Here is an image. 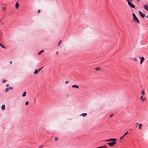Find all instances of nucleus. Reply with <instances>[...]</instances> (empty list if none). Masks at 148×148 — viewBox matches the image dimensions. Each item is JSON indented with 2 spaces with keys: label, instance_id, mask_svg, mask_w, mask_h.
I'll return each instance as SVG.
<instances>
[{
  "label": "nucleus",
  "instance_id": "24",
  "mask_svg": "<svg viewBox=\"0 0 148 148\" xmlns=\"http://www.w3.org/2000/svg\"><path fill=\"white\" fill-rule=\"evenodd\" d=\"M124 136H124V135H123V136H122V137H121L120 138V140H122V139L123 138V137Z\"/></svg>",
  "mask_w": 148,
  "mask_h": 148
},
{
  "label": "nucleus",
  "instance_id": "22",
  "mask_svg": "<svg viewBox=\"0 0 148 148\" xmlns=\"http://www.w3.org/2000/svg\"><path fill=\"white\" fill-rule=\"evenodd\" d=\"M142 101L143 102L146 99V98H144L143 99H142Z\"/></svg>",
  "mask_w": 148,
  "mask_h": 148
},
{
  "label": "nucleus",
  "instance_id": "36",
  "mask_svg": "<svg viewBox=\"0 0 148 148\" xmlns=\"http://www.w3.org/2000/svg\"><path fill=\"white\" fill-rule=\"evenodd\" d=\"M113 114H111L110 116H109V117L110 118H111V117L112 116H113Z\"/></svg>",
  "mask_w": 148,
  "mask_h": 148
},
{
  "label": "nucleus",
  "instance_id": "43",
  "mask_svg": "<svg viewBox=\"0 0 148 148\" xmlns=\"http://www.w3.org/2000/svg\"><path fill=\"white\" fill-rule=\"evenodd\" d=\"M146 17H147V18H148V15Z\"/></svg>",
  "mask_w": 148,
  "mask_h": 148
},
{
  "label": "nucleus",
  "instance_id": "37",
  "mask_svg": "<svg viewBox=\"0 0 148 148\" xmlns=\"http://www.w3.org/2000/svg\"><path fill=\"white\" fill-rule=\"evenodd\" d=\"M103 148H107V147L106 146H105L103 147Z\"/></svg>",
  "mask_w": 148,
  "mask_h": 148
},
{
  "label": "nucleus",
  "instance_id": "44",
  "mask_svg": "<svg viewBox=\"0 0 148 148\" xmlns=\"http://www.w3.org/2000/svg\"><path fill=\"white\" fill-rule=\"evenodd\" d=\"M126 1H127V2H128V1H129V0H126Z\"/></svg>",
  "mask_w": 148,
  "mask_h": 148
},
{
  "label": "nucleus",
  "instance_id": "12",
  "mask_svg": "<svg viewBox=\"0 0 148 148\" xmlns=\"http://www.w3.org/2000/svg\"><path fill=\"white\" fill-rule=\"evenodd\" d=\"M1 108L2 110H5V105L4 104L3 105L1 106Z\"/></svg>",
  "mask_w": 148,
  "mask_h": 148
},
{
  "label": "nucleus",
  "instance_id": "41",
  "mask_svg": "<svg viewBox=\"0 0 148 148\" xmlns=\"http://www.w3.org/2000/svg\"><path fill=\"white\" fill-rule=\"evenodd\" d=\"M136 0L138 2H139L140 1L139 0Z\"/></svg>",
  "mask_w": 148,
  "mask_h": 148
},
{
  "label": "nucleus",
  "instance_id": "31",
  "mask_svg": "<svg viewBox=\"0 0 148 148\" xmlns=\"http://www.w3.org/2000/svg\"><path fill=\"white\" fill-rule=\"evenodd\" d=\"M69 81H66L65 82V83L66 84H67V83H69Z\"/></svg>",
  "mask_w": 148,
  "mask_h": 148
},
{
  "label": "nucleus",
  "instance_id": "42",
  "mask_svg": "<svg viewBox=\"0 0 148 148\" xmlns=\"http://www.w3.org/2000/svg\"><path fill=\"white\" fill-rule=\"evenodd\" d=\"M136 124V126H137V125H138V123H137Z\"/></svg>",
  "mask_w": 148,
  "mask_h": 148
},
{
  "label": "nucleus",
  "instance_id": "19",
  "mask_svg": "<svg viewBox=\"0 0 148 148\" xmlns=\"http://www.w3.org/2000/svg\"><path fill=\"white\" fill-rule=\"evenodd\" d=\"M61 42H62V40H60L59 41V42L58 43V46H59L60 45L61 43Z\"/></svg>",
  "mask_w": 148,
  "mask_h": 148
},
{
  "label": "nucleus",
  "instance_id": "21",
  "mask_svg": "<svg viewBox=\"0 0 148 148\" xmlns=\"http://www.w3.org/2000/svg\"><path fill=\"white\" fill-rule=\"evenodd\" d=\"M43 67L42 66V67H41V68H40V69H38V71L39 72L40 71H41V70L42 69Z\"/></svg>",
  "mask_w": 148,
  "mask_h": 148
},
{
  "label": "nucleus",
  "instance_id": "7",
  "mask_svg": "<svg viewBox=\"0 0 148 148\" xmlns=\"http://www.w3.org/2000/svg\"><path fill=\"white\" fill-rule=\"evenodd\" d=\"M15 6L16 9H18L19 6V4L18 2H16V3Z\"/></svg>",
  "mask_w": 148,
  "mask_h": 148
},
{
  "label": "nucleus",
  "instance_id": "15",
  "mask_svg": "<svg viewBox=\"0 0 148 148\" xmlns=\"http://www.w3.org/2000/svg\"><path fill=\"white\" fill-rule=\"evenodd\" d=\"M43 52H44V50H42L41 51H40L38 53V55H40Z\"/></svg>",
  "mask_w": 148,
  "mask_h": 148
},
{
  "label": "nucleus",
  "instance_id": "35",
  "mask_svg": "<svg viewBox=\"0 0 148 148\" xmlns=\"http://www.w3.org/2000/svg\"><path fill=\"white\" fill-rule=\"evenodd\" d=\"M143 95H142V96H141L140 97V99H142V98H143Z\"/></svg>",
  "mask_w": 148,
  "mask_h": 148
},
{
  "label": "nucleus",
  "instance_id": "47",
  "mask_svg": "<svg viewBox=\"0 0 148 148\" xmlns=\"http://www.w3.org/2000/svg\"><path fill=\"white\" fill-rule=\"evenodd\" d=\"M147 5H148V3H147Z\"/></svg>",
  "mask_w": 148,
  "mask_h": 148
},
{
  "label": "nucleus",
  "instance_id": "20",
  "mask_svg": "<svg viewBox=\"0 0 148 148\" xmlns=\"http://www.w3.org/2000/svg\"><path fill=\"white\" fill-rule=\"evenodd\" d=\"M0 46L3 49H5V47L4 46L2 45H0Z\"/></svg>",
  "mask_w": 148,
  "mask_h": 148
},
{
  "label": "nucleus",
  "instance_id": "34",
  "mask_svg": "<svg viewBox=\"0 0 148 148\" xmlns=\"http://www.w3.org/2000/svg\"><path fill=\"white\" fill-rule=\"evenodd\" d=\"M6 81V80H3V81L2 82L3 83H4Z\"/></svg>",
  "mask_w": 148,
  "mask_h": 148
},
{
  "label": "nucleus",
  "instance_id": "40",
  "mask_svg": "<svg viewBox=\"0 0 148 148\" xmlns=\"http://www.w3.org/2000/svg\"><path fill=\"white\" fill-rule=\"evenodd\" d=\"M10 64H12V61H10Z\"/></svg>",
  "mask_w": 148,
  "mask_h": 148
},
{
  "label": "nucleus",
  "instance_id": "13",
  "mask_svg": "<svg viewBox=\"0 0 148 148\" xmlns=\"http://www.w3.org/2000/svg\"><path fill=\"white\" fill-rule=\"evenodd\" d=\"M38 72H39V71H38V70H37V69H36L34 71V74H36L37 73H38Z\"/></svg>",
  "mask_w": 148,
  "mask_h": 148
},
{
  "label": "nucleus",
  "instance_id": "1",
  "mask_svg": "<svg viewBox=\"0 0 148 148\" xmlns=\"http://www.w3.org/2000/svg\"><path fill=\"white\" fill-rule=\"evenodd\" d=\"M132 15L134 19L136 21L137 23L139 24V20L137 18L136 16V15L134 13L132 14Z\"/></svg>",
  "mask_w": 148,
  "mask_h": 148
},
{
  "label": "nucleus",
  "instance_id": "10",
  "mask_svg": "<svg viewBox=\"0 0 148 148\" xmlns=\"http://www.w3.org/2000/svg\"><path fill=\"white\" fill-rule=\"evenodd\" d=\"M144 8L145 10L148 11V6L146 5H144Z\"/></svg>",
  "mask_w": 148,
  "mask_h": 148
},
{
  "label": "nucleus",
  "instance_id": "39",
  "mask_svg": "<svg viewBox=\"0 0 148 148\" xmlns=\"http://www.w3.org/2000/svg\"><path fill=\"white\" fill-rule=\"evenodd\" d=\"M9 86V84H7L6 85V87H7V86Z\"/></svg>",
  "mask_w": 148,
  "mask_h": 148
},
{
  "label": "nucleus",
  "instance_id": "16",
  "mask_svg": "<svg viewBox=\"0 0 148 148\" xmlns=\"http://www.w3.org/2000/svg\"><path fill=\"white\" fill-rule=\"evenodd\" d=\"M81 115L83 117L86 116L87 115L86 113H83Z\"/></svg>",
  "mask_w": 148,
  "mask_h": 148
},
{
  "label": "nucleus",
  "instance_id": "46",
  "mask_svg": "<svg viewBox=\"0 0 148 148\" xmlns=\"http://www.w3.org/2000/svg\"><path fill=\"white\" fill-rule=\"evenodd\" d=\"M131 1H132V0H130Z\"/></svg>",
  "mask_w": 148,
  "mask_h": 148
},
{
  "label": "nucleus",
  "instance_id": "8",
  "mask_svg": "<svg viewBox=\"0 0 148 148\" xmlns=\"http://www.w3.org/2000/svg\"><path fill=\"white\" fill-rule=\"evenodd\" d=\"M130 59L133 60H134L136 62H137L138 61V60H137V59L136 58H130Z\"/></svg>",
  "mask_w": 148,
  "mask_h": 148
},
{
  "label": "nucleus",
  "instance_id": "26",
  "mask_svg": "<svg viewBox=\"0 0 148 148\" xmlns=\"http://www.w3.org/2000/svg\"><path fill=\"white\" fill-rule=\"evenodd\" d=\"M128 133V132H126V133H125V134H124V135H123L124 136H125V135H127Z\"/></svg>",
  "mask_w": 148,
  "mask_h": 148
},
{
  "label": "nucleus",
  "instance_id": "29",
  "mask_svg": "<svg viewBox=\"0 0 148 148\" xmlns=\"http://www.w3.org/2000/svg\"><path fill=\"white\" fill-rule=\"evenodd\" d=\"M139 13L140 14V15H141V14H142V13L141 12V11H139Z\"/></svg>",
  "mask_w": 148,
  "mask_h": 148
},
{
  "label": "nucleus",
  "instance_id": "38",
  "mask_svg": "<svg viewBox=\"0 0 148 148\" xmlns=\"http://www.w3.org/2000/svg\"><path fill=\"white\" fill-rule=\"evenodd\" d=\"M56 54L57 55L58 54V51L56 52Z\"/></svg>",
  "mask_w": 148,
  "mask_h": 148
},
{
  "label": "nucleus",
  "instance_id": "25",
  "mask_svg": "<svg viewBox=\"0 0 148 148\" xmlns=\"http://www.w3.org/2000/svg\"><path fill=\"white\" fill-rule=\"evenodd\" d=\"M29 103V102L28 101H27L25 103V105H27Z\"/></svg>",
  "mask_w": 148,
  "mask_h": 148
},
{
  "label": "nucleus",
  "instance_id": "23",
  "mask_svg": "<svg viewBox=\"0 0 148 148\" xmlns=\"http://www.w3.org/2000/svg\"><path fill=\"white\" fill-rule=\"evenodd\" d=\"M100 69V68H97L95 69V70L96 71H97L99 70Z\"/></svg>",
  "mask_w": 148,
  "mask_h": 148
},
{
  "label": "nucleus",
  "instance_id": "32",
  "mask_svg": "<svg viewBox=\"0 0 148 148\" xmlns=\"http://www.w3.org/2000/svg\"><path fill=\"white\" fill-rule=\"evenodd\" d=\"M40 12V10H38V13H39Z\"/></svg>",
  "mask_w": 148,
  "mask_h": 148
},
{
  "label": "nucleus",
  "instance_id": "30",
  "mask_svg": "<svg viewBox=\"0 0 148 148\" xmlns=\"http://www.w3.org/2000/svg\"><path fill=\"white\" fill-rule=\"evenodd\" d=\"M103 146H101L99 147H97L96 148H103Z\"/></svg>",
  "mask_w": 148,
  "mask_h": 148
},
{
  "label": "nucleus",
  "instance_id": "2",
  "mask_svg": "<svg viewBox=\"0 0 148 148\" xmlns=\"http://www.w3.org/2000/svg\"><path fill=\"white\" fill-rule=\"evenodd\" d=\"M129 6L132 8H135V6L134 5L132 4V3L130 2V1H128V2H127Z\"/></svg>",
  "mask_w": 148,
  "mask_h": 148
},
{
  "label": "nucleus",
  "instance_id": "9",
  "mask_svg": "<svg viewBox=\"0 0 148 148\" xmlns=\"http://www.w3.org/2000/svg\"><path fill=\"white\" fill-rule=\"evenodd\" d=\"M72 87L73 88H75L77 89H78L79 88V86L77 85H73L72 86Z\"/></svg>",
  "mask_w": 148,
  "mask_h": 148
},
{
  "label": "nucleus",
  "instance_id": "6",
  "mask_svg": "<svg viewBox=\"0 0 148 148\" xmlns=\"http://www.w3.org/2000/svg\"><path fill=\"white\" fill-rule=\"evenodd\" d=\"M12 88L11 87H9L8 88H7L5 89V92H8L9 90H12Z\"/></svg>",
  "mask_w": 148,
  "mask_h": 148
},
{
  "label": "nucleus",
  "instance_id": "3",
  "mask_svg": "<svg viewBox=\"0 0 148 148\" xmlns=\"http://www.w3.org/2000/svg\"><path fill=\"white\" fill-rule=\"evenodd\" d=\"M117 140L116 139H114V138H111L107 140H105L107 142H109V141H116Z\"/></svg>",
  "mask_w": 148,
  "mask_h": 148
},
{
  "label": "nucleus",
  "instance_id": "28",
  "mask_svg": "<svg viewBox=\"0 0 148 148\" xmlns=\"http://www.w3.org/2000/svg\"><path fill=\"white\" fill-rule=\"evenodd\" d=\"M55 139L56 141H57L58 140V138L56 137L55 138Z\"/></svg>",
  "mask_w": 148,
  "mask_h": 148
},
{
  "label": "nucleus",
  "instance_id": "5",
  "mask_svg": "<svg viewBox=\"0 0 148 148\" xmlns=\"http://www.w3.org/2000/svg\"><path fill=\"white\" fill-rule=\"evenodd\" d=\"M116 143V142H112L111 143H108V144L110 146H113Z\"/></svg>",
  "mask_w": 148,
  "mask_h": 148
},
{
  "label": "nucleus",
  "instance_id": "33",
  "mask_svg": "<svg viewBox=\"0 0 148 148\" xmlns=\"http://www.w3.org/2000/svg\"><path fill=\"white\" fill-rule=\"evenodd\" d=\"M42 146L40 145L39 147V148H42Z\"/></svg>",
  "mask_w": 148,
  "mask_h": 148
},
{
  "label": "nucleus",
  "instance_id": "18",
  "mask_svg": "<svg viewBox=\"0 0 148 148\" xmlns=\"http://www.w3.org/2000/svg\"><path fill=\"white\" fill-rule=\"evenodd\" d=\"M26 92H25L23 93V94L22 95V96L23 97H25L26 96Z\"/></svg>",
  "mask_w": 148,
  "mask_h": 148
},
{
  "label": "nucleus",
  "instance_id": "14",
  "mask_svg": "<svg viewBox=\"0 0 148 148\" xmlns=\"http://www.w3.org/2000/svg\"><path fill=\"white\" fill-rule=\"evenodd\" d=\"M142 126V124L141 123H140L139 125L138 128L139 129H141V126Z\"/></svg>",
  "mask_w": 148,
  "mask_h": 148
},
{
  "label": "nucleus",
  "instance_id": "4",
  "mask_svg": "<svg viewBox=\"0 0 148 148\" xmlns=\"http://www.w3.org/2000/svg\"><path fill=\"white\" fill-rule=\"evenodd\" d=\"M140 64H142V63L144 61L145 58L143 56L140 57Z\"/></svg>",
  "mask_w": 148,
  "mask_h": 148
},
{
  "label": "nucleus",
  "instance_id": "27",
  "mask_svg": "<svg viewBox=\"0 0 148 148\" xmlns=\"http://www.w3.org/2000/svg\"><path fill=\"white\" fill-rule=\"evenodd\" d=\"M5 9H6V8H5L3 7L2 8V10H5Z\"/></svg>",
  "mask_w": 148,
  "mask_h": 148
},
{
  "label": "nucleus",
  "instance_id": "45",
  "mask_svg": "<svg viewBox=\"0 0 148 148\" xmlns=\"http://www.w3.org/2000/svg\"><path fill=\"white\" fill-rule=\"evenodd\" d=\"M3 23H2V24L3 25Z\"/></svg>",
  "mask_w": 148,
  "mask_h": 148
},
{
  "label": "nucleus",
  "instance_id": "11",
  "mask_svg": "<svg viewBox=\"0 0 148 148\" xmlns=\"http://www.w3.org/2000/svg\"><path fill=\"white\" fill-rule=\"evenodd\" d=\"M140 16L141 17L143 18L145 16V14L142 13V14H141Z\"/></svg>",
  "mask_w": 148,
  "mask_h": 148
},
{
  "label": "nucleus",
  "instance_id": "17",
  "mask_svg": "<svg viewBox=\"0 0 148 148\" xmlns=\"http://www.w3.org/2000/svg\"><path fill=\"white\" fill-rule=\"evenodd\" d=\"M141 94L142 95H143L145 94V92L144 90H142L141 92Z\"/></svg>",
  "mask_w": 148,
  "mask_h": 148
}]
</instances>
